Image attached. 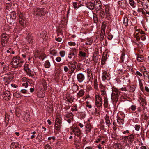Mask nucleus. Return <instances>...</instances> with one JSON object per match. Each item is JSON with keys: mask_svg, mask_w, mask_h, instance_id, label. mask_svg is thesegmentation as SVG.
I'll return each mask as SVG.
<instances>
[{"mask_svg": "<svg viewBox=\"0 0 149 149\" xmlns=\"http://www.w3.org/2000/svg\"><path fill=\"white\" fill-rule=\"evenodd\" d=\"M24 62V61L21 60L19 56H16L13 58L11 63L13 68H17L19 67H21L22 65V64Z\"/></svg>", "mask_w": 149, "mask_h": 149, "instance_id": "nucleus-1", "label": "nucleus"}, {"mask_svg": "<svg viewBox=\"0 0 149 149\" xmlns=\"http://www.w3.org/2000/svg\"><path fill=\"white\" fill-rule=\"evenodd\" d=\"M72 132H70V134H73L75 136L80 138L81 134V130H80L78 127L76 126H73L70 127Z\"/></svg>", "mask_w": 149, "mask_h": 149, "instance_id": "nucleus-2", "label": "nucleus"}, {"mask_svg": "<svg viewBox=\"0 0 149 149\" xmlns=\"http://www.w3.org/2000/svg\"><path fill=\"white\" fill-rule=\"evenodd\" d=\"M13 78V74L9 73L4 74L2 77V78L4 81L5 85H7L12 80Z\"/></svg>", "mask_w": 149, "mask_h": 149, "instance_id": "nucleus-3", "label": "nucleus"}, {"mask_svg": "<svg viewBox=\"0 0 149 149\" xmlns=\"http://www.w3.org/2000/svg\"><path fill=\"white\" fill-rule=\"evenodd\" d=\"M77 62L76 61H70L68 64L69 68V73L72 74L74 73L76 67Z\"/></svg>", "mask_w": 149, "mask_h": 149, "instance_id": "nucleus-4", "label": "nucleus"}, {"mask_svg": "<svg viewBox=\"0 0 149 149\" xmlns=\"http://www.w3.org/2000/svg\"><path fill=\"white\" fill-rule=\"evenodd\" d=\"M47 12L44 8H41L38 7L34 9V14L37 16L44 15Z\"/></svg>", "mask_w": 149, "mask_h": 149, "instance_id": "nucleus-5", "label": "nucleus"}, {"mask_svg": "<svg viewBox=\"0 0 149 149\" xmlns=\"http://www.w3.org/2000/svg\"><path fill=\"white\" fill-rule=\"evenodd\" d=\"M95 105L97 107H102L103 100L100 95H96L95 96Z\"/></svg>", "mask_w": 149, "mask_h": 149, "instance_id": "nucleus-6", "label": "nucleus"}, {"mask_svg": "<svg viewBox=\"0 0 149 149\" xmlns=\"http://www.w3.org/2000/svg\"><path fill=\"white\" fill-rule=\"evenodd\" d=\"M123 139L127 143L130 144L134 140V136L132 134L128 136L124 137Z\"/></svg>", "mask_w": 149, "mask_h": 149, "instance_id": "nucleus-7", "label": "nucleus"}, {"mask_svg": "<svg viewBox=\"0 0 149 149\" xmlns=\"http://www.w3.org/2000/svg\"><path fill=\"white\" fill-rule=\"evenodd\" d=\"M77 50L75 48H72L68 54V57L69 59H71L72 57L75 58L77 56Z\"/></svg>", "mask_w": 149, "mask_h": 149, "instance_id": "nucleus-8", "label": "nucleus"}, {"mask_svg": "<svg viewBox=\"0 0 149 149\" xmlns=\"http://www.w3.org/2000/svg\"><path fill=\"white\" fill-rule=\"evenodd\" d=\"M12 95L10 94V92L8 91H5L3 95V98L6 100H10Z\"/></svg>", "mask_w": 149, "mask_h": 149, "instance_id": "nucleus-9", "label": "nucleus"}, {"mask_svg": "<svg viewBox=\"0 0 149 149\" xmlns=\"http://www.w3.org/2000/svg\"><path fill=\"white\" fill-rule=\"evenodd\" d=\"M94 8L96 10H100L101 8L102 5L100 0H95L94 2Z\"/></svg>", "mask_w": 149, "mask_h": 149, "instance_id": "nucleus-10", "label": "nucleus"}, {"mask_svg": "<svg viewBox=\"0 0 149 149\" xmlns=\"http://www.w3.org/2000/svg\"><path fill=\"white\" fill-rule=\"evenodd\" d=\"M113 92L111 94V98L113 100L115 99V100L117 99V97L118 95V91L116 88H114L112 89Z\"/></svg>", "mask_w": 149, "mask_h": 149, "instance_id": "nucleus-11", "label": "nucleus"}, {"mask_svg": "<svg viewBox=\"0 0 149 149\" xmlns=\"http://www.w3.org/2000/svg\"><path fill=\"white\" fill-rule=\"evenodd\" d=\"M110 74H107L106 71H104L102 73V79L103 81L109 80L110 79Z\"/></svg>", "mask_w": 149, "mask_h": 149, "instance_id": "nucleus-12", "label": "nucleus"}, {"mask_svg": "<svg viewBox=\"0 0 149 149\" xmlns=\"http://www.w3.org/2000/svg\"><path fill=\"white\" fill-rule=\"evenodd\" d=\"M138 32L137 33H135V37L137 40H140V36L141 35H144L143 31L140 29L136 30V32Z\"/></svg>", "mask_w": 149, "mask_h": 149, "instance_id": "nucleus-13", "label": "nucleus"}, {"mask_svg": "<svg viewBox=\"0 0 149 149\" xmlns=\"http://www.w3.org/2000/svg\"><path fill=\"white\" fill-rule=\"evenodd\" d=\"M77 78L78 82H82L85 79V76L82 73H79L77 75Z\"/></svg>", "mask_w": 149, "mask_h": 149, "instance_id": "nucleus-14", "label": "nucleus"}, {"mask_svg": "<svg viewBox=\"0 0 149 149\" xmlns=\"http://www.w3.org/2000/svg\"><path fill=\"white\" fill-rule=\"evenodd\" d=\"M23 118L24 120L28 121L30 120V118L29 113L27 112H22Z\"/></svg>", "mask_w": 149, "mask_h": 149, "instance_id": "nucleus-15", "label": "nucleus"}, {"mask_svg": "<svg viewBox=\"0 0 149 149\" xmlns=\"http://www.w3.org/2000/svg\"><path fill=\"white\" fill-rule=\"evenodd\" d=\"M26 39L27 41L29 43H32L33 42V36H32L31 34L28 33L27 35V36Z\"/></svg>", "mask_w": 149, "mask_h": 149, "instance_id": "nucleus-16", "label": "nucleus"}, {"mask_svg": "<svg viewBox=\"0 0 149 149\" xmlns=\"http://www.w3.org/2000/svg\"><path fill=\"white\" fill-rule=\"evenodd\" d=\"M105 118L106 125H107L108 127H109L111 123L109 116L106 115Z\"/></svg>", "mask_w": 149, "mask_h": 149, "instance_id": "nucleus-17", "label": "nucleus"}, {"mask_svg": "<svg viewBox=\"0 0 149 149\" xmlns=\"http://www.w3.org/2000/svg\"><path fill=\"white\" fill-rule=\"evenodd\" d=\"M16 13L15 11L11 12L10 14V17L12 19V21L10 22V23L11 24L12 22H13V20H15L16 18Z\"/></svg>", "mask_w": 149, "mask_h": 149, "instance_id": "nucleus-18", "label": "nucleus"}, {"mask_svg": "<svg viewBox=\"0 0 149 149\" xmlns=\"http://www.w3.org/2000/svg\"><path fill=\"white\" fill-rule=\"evenodd\" d=\"M97 15L100 16V17L103 18L104 17L105 13L104 11L102 10H100L98 12V10H97Z\"/></svg>", "mask_w": 149, "mask_h": 149, "instance_id": "nucleus-19", "label": "nucleus"}, {"mask_svg": "<svg viewBox=\"0 0 149 149\" xmlns=\"http://www.w3.org/2000/svg\"><path fill=\"white\" fill-rule=\"evenodd\" d=\"M85 126L86 128V131L88 132H91L92 128L91 125L89 123H87L86 124Z\"/></svg>", "mask_w": 149, "mask_h": 149, "instance_id": "nucleus-20", "label": "nucleus"}, {"mask_svg": "<svg viewBox=\"0 0 149 149\" xmlns=\"http://www.w3.org/2000/svg\"><path fill=\"white\" fill-rule=\"evenodd\" d=\"M85 93V91L84 90L81 89L80 90L77 94V97L79 98L83 96Z\"/></svg>", "mask_w": 149, "mask_h": 149, "instance_id": "nucleus-21", "label": "nucleus"}, {"mask_svg": "<svg viewBox=\"0 0 149 149\" xmlns=\"http://www.w3.org/2000/svg\"><path fill=\"white\" fill-rule=\"evenodd\" d=\"M18 144L17 143H12L10 146V149H18Z\"/></svg>", "mask_w": 149, "mask_h": 149, "instance_id": "nucleus-22", "label": "nucleus"}, {"mask_svg": "<svg viewBox=\"0 0 149 149\" xmlns=\"http://www.w3.org/2000/svg\"><path fill=\"white\" fill-rule=\"evenodd\" d=\"M142 68H144V70L143 71L144 76L148 78L149 81V72L146 71V69L144 66Z\"/></svg>", "mask_w": 149, "mask_h": 149, "instance_id": "nucleus-23", "label": "nucleus"}, {"mask_svg": "<svg viewBox=\"0 0 149 149\" xmlns=\"http://www.w3.org/2000/svg\"><path fill=\"white\" fill-rule=\"evenodd\" d=\"M49 53L51 55L56 56L57 55V51L55 49L51 48L50 50Z\"/></svg>", "mask_w": 149, "mask_h": 149, "instance_id": "nucleus-24", "label": "nucleus"}, {"mask_svg": "<svg viewBox=\"0 0 149 149\" xmlns=\"http://www.w3.org/2000/svg\"><path fill=\"white\" fill-rule=\"evenodd\" d=\"M94 3L92 2H89L87 4L86 7L91 10H93L94 8Z\"/></svg>", "mask_w": 149, "mask_h": 149, "instance_id": "nucleus-25", "label": "nucleus"}, {"mask_svg": "<svg viewBox=\"0 0 149 149\" xmlns=\"http://www.w3.org/2000/svg\"><path fill=\"white\" fill-rule=\"evenodd\" d=\"M8 36L6 33H3L2 34L1 36V40H8Z\"/></svg>", "mask_w": 149, "mask_h": 149, "instance_id": "nucleus-26", "label": "nucleus"}, {"mask_svg": "<svg viewBox=\"0 0 149 149\" xmlns=\"http://www.w3.org/2000/svg\"><path fill=\"white\" fill-rule=\"evenodd\" d=\"M79 56L81 57L85 58L86 57V53L82 51H79Z\"/></svg>", "mask_w": 149, "mask_h": 149, "instance_id": "nucleus-27", "label": "nucleus"}, {"mask_svg": "<svg viewBox=\"0 0 149 149\" xmlns=\"http://www.w3.org/2000/svg\"><path fill=\"white\" fill-rule=\"evenodd\" d=\"M137 61L139 62H142L144 60L143 56L141 55H139L137 57Z\"/></svg>", "mask_w": 149, "mask_h": 149, "instance_id": "nucleus-28", "label": "nucleus"}, {"mask_svg": "<svg viewBox=\"0 0 149 149\" xmlns=\"http://www.w3.org/2000/svg\"><path fill=\"white\" fill-rule=\"evenodd\" d=\"M20 24L23 26H26V19H23V20L19 21Z\"/></svg>", "mask_w": 149, "mask_h": 149, "instance_id": "nucleus-29", "label": "nucleus"}, {"mask_svg": "<svg viewBox=\"0 0 149 149\" xmlns=\"http://www.w3.org/2000/svg\"><path fill=\"white\" fill-rule=\"evenodd\" d=\"M47 34V32L45 31H42L40 33V37L44 39H45L46 37V36Z\"/></svg>", "mask_w": 149, "mask_h": 149, "instance_id": "nucleus-30", "label": "nucleus"}, {"mask_svg": "<svg viewBox=\"0 0 149 149\" xmlns=\"http://www.w3.org/2000/svg\"><path fill=\"white\" fill-rule=\"evenodd\" d=\"M19 14V21L20 20H24V19H25V17L24 15L22 13H21L20 12L19 13H18V14Z\"/></svg>", "mask_w": 149, "mask_h": 149, "instance_id": "nucleus-31", "label": "nucleus"}, {"mask_svg": "<svg viewBox=\"0 0 149 149\" xmlns=\"http://www.w3.org/2000/svg\"><path fill=\"white\" fill-rule=\"evenodd\" d=\"M37 95L39 97L43 98L45 96V94L43 92L41 91Z\"/></svg>", "mask_w": 149, "mask_h": 149, "instance_id": "nucleus-32", "label": "nucleus"}, {"mask_svg": "<svg viewBox=\"0 0 149 149\" xmlns=\"http://www.w3.org/2000/svg\"><path fill=\"white\" fill-rule=\"evenodd\" d=\"M26 72L27 74H28L29 76L33 77V72L32 71L30 70L29 69L28 70H27L26 71Z\"/></svg>", "mask_w": 149, "mask_h": 149, "instance_id": "nucleus-33", "label": "nucleus"}, {"mask_svg": "<svg viewBox=\"0 0 149 149\" xmlns=\"http://www.w3.org/2000/svg\"><path fill=\"white\" fill-rule=\"evenodd\" d=\"M51 66L50 63L49 61L48 60H46L44 66L46 68H49Z\"/></svg>", "mask_w": 149, "mask_h": 149, "instance_id": "nucleus-34", "label": "nucleus"}, {"mask_svg": "<svg viewBox=\"0 0 149 149\" xmlns=\"http://www.w3.org/2000/svg\"><path fill=\"white\" fill-rule=\"evenodd\" d=\"M117 121L118 123L120 125H122L123 124V120L121 118L119 117H118Z\"/></svg>", "mask_w": 149, "mask_h": 149, "instance_id": "nucleus-35", "label": "nucleus"}, {"mask_svg": "<svg viewBox=\"0 0 149 149\" xmlns=\"http://www.w3.org/2000/svg\"><path fill=\"white\" fill-rule=\"evenodd\" d=\"M105 32L101 31V33L100 35V40L102 41L103 40Z\"/></svg>", "mask_w": 149, "mask_h": 149, "instance_id": "nucleus-36", "label": "nucleus"}, {"mask_svg": "<svg viewBox=\"0 0 149 149\" xmlns=\"http://www.w3.org/2000/svg\"><path fill=\"white\" fill-rule=\"evenodd\" d=\"M138 80L140 88L142 91L143 89V87L142 80L139 78H138Z\"/></svg>", "mask_w": 149, "mask_h": 149, "instance_id": "nucleus-37", "label": "nucleus"}, {"mask_svg": "<svg viewBox=\"0 0 149 149\" xmlns=\"http://www.w3.org/2000/svg\"><path fill=\"white\" fill-rule=\"evenodd\" d=\"M97 81V79H95L93 81V84L94 88L95 89L98 88Z\"/></svg>", "mask_w": 149, "mask_h": 149, "instance_id": "nucleus-38", "label": "nucleus"}, {"mask_svg": "<svg viewBox=\"0 0 149 149\" xmlns=\"http://www.w3.org/2000/svg\"><path fill=\"white\" fill-rule=\"evenodd\" d=\"M128 19L127 17H125L124 19L123 23L125 26H127L128 25Z\"/></svg>", "mask_w": 149, "mask_h": 149, "instance_id": "nucleus-39", "label": "nucleus"}, {"mask_svg": "<svg viewBox=\"0 0 149 149\" xmlns=\"http://www.w3.org/2000/svg\"><path fill=\"white\" fill-rule=\"evenodd\" d=\"M93 20L95 23H97L98 22V17L97 15L95 13L93 14Z\"/></svg>", "mask_w": 149, "mask_h": 149, "instance_id": "nucleus-40", "label": "nucleus"}, {"mask_svg": "<svg viewBox=\"0 0 149 149\" xmlns=\"http://www.w3.org/2000/svg\"><path fill=\"white\" fill-rule=\"evenodd\" d=\"M36 52L38 53L37 56H38L39 58V59H42V60H43L44 58H42L41 56L42 55H44V54L42 52L40 53L39 52V51L38 50H37L36 51Z\"/></svg>", "mask_w": 149, "mask_h": 149, "instance_id": "nucleus-41", "label": "nucleus"}, {"mask_svg": "<svg viewBox=\"0 0 149 149\" xmlns=\"http://www.w3.org/2000/svg\"><path fill=\"white\" fill-rule=\"evenodd\" d=\"M104 107H107L108 105V102L107 98V97L104 98Z\"/></svg>", "mask_w": 149, "mask_h": 149, "instance_id": "nucleus-42", "label": "nucleus"}, {"mask_svg": "<svg viewBox=\"0 0 149 149\" xmlns=\"http://www.w3.org/2000/svg\"><path fill=\"white\" fill-rule=\"evenodd\" d=\"M106 58L105 56H103L102 58V61L101 62V64L102 65L104 64L105 61L106 60Z\"/></svg>", "mask_w": 149, "mask_h": 149, "instance_id": "nucleus-43", "label": "nucleus"}, {"mask_svg": "<svg viewBox=\"0 0 149 149\" xmlns=\"http://www.w3.org/2000/svg\"><path fill=\"white\" fill-rule=\"evenodd\" d=\"M59 54L62 57H63L65 55V52L64 51H61L59 52Z\"/></svg>", "mask_w": 149, "mask_h": 149, "instance_id": "nucleus-44", "label": "nucleus"}, {"mask_svg": "<svg viewBox=\"0 0 149 149\" xmlns=\"http://www.w3.org/2000/svg\"><path fill=\"white\" fill-rule=\"evenodd\" d=\"M56 123L61 125V119L59 118H56L55 120V124H56Z\"/></svg>", "mask_w": 149, "mask_h": 149, "instance_id": "nucleus-45", "label": "nucleus"}, {"mask_svg": "<svg viewBox=\"0 0 149 149\" xmlns=\"http://www.w3.org/2000/svg\"><path fill=\"white\" fill-rule=\"evenodd\" d=\"M61 125L56 123L55 125V129L57 130H59L60 129Z\"/></svg>", "mask_w": 149, "mask_h": 149, "instance_id": "nucleus-46", "label": "nucleus"}, {"mask_svg": "<svg viewBox=\"0 0 149 149\" xmlns=\"http://www.w3.org/2000/svg\"><path fill=\"white\" fill-rule=\"evenodd\" d=\"M29 83V82L28 81H24V82L22 84V85L23 86H24L25 88H26L28 86Z\"/></svg>", "mask_w": 149, "mask_h": 149, "instance_id": "nucleus-47", "label": "nucleus"}, {"mask_svg": "<svg viewBox=\"0 0 149 149\" xmlns=\"http://www.w3.org/2000/svg\"><path fill=\"white\" fill-rule=\"evenodd\" d=\"M136 106L135 105H132L130 108L129 109L134 111L136 109Z\"/></svg>", "mask_w": 149, "mask_h": 149, "instance_id": "nucleus-48", "label": "nucleus"}, {"mask_svg": "<svg viewBox=\"0 0 149 149\" xmlns=\"http://www.w3.org/2000/svg\"><path fill=\"white\" fill-rule=\"evenodd\" d=\"M129 2L130 4L132 7H134L135 2L133 0H129Z\"/></svg>", "mask_w": 149, "mask_h": 149, "instance_id": "nucleus-49", "label": "nucleus"}, {"mask_svg": "<svg viewBox=\"0 0 149 149\" xmlns=\"http://www.w3.org/2000/svg\"><path fill=\"white\" fill-rule=\"evenodd\" d=\"M7 42V40H1V43L2 46H5Z\"/></svg>", "mask_w": 149, "mask_h": 149, "instance_id": "nucleus-50", "label": "nucleus"}, {"mask_svg": "<svg viewBox=\"0 0 149 149\" xmlns=\"http://www.w3.org/2000/svg\"><path fill=\"white\" fill-rule=\"evenodd\" d=\"M106 27V25L105 24H102L101 30V31L105 32Z\"/></svg>", "mask_w": 149, "mask_h": 149, "instance_id": "nucleus-51", "label": "nucleus"}, {"mask_svg": "<svg viewBox=\"0 0 149 149\" xmlns=\"http://www.w3.org/2000/svg\"><path fill=\"white\" fill-rule=\"evenodd\" d=\"M72 107L71 109V110L72 111H77V106L76 105L72 106Z\"/></svg>", "mask_w": 149, "mask_h": 149, "instance_id": "nucleus-52", "label": "nucleus"}, {"mask_svg": "<svg viewBox=\"0 0 149 149\" xmlns=\"http://www.w3.org/2000/svg\"><path fill=\"white\" fill-rule=\"evenodd\" d=\"M73 114L71 113H69L67 115V117L68 118L70 119H72L73 118Z\"/></svg>", "mask_w": 149, "mask_h": 149, "instance_id": "nucleus-53", "label": "nucleus"}, {"mask_svg": "<svg viewBox=\"0 0 149 149\" xmlns=\"http://www.w3.org/2000/svg\"><path fill=\"white\" fill-rule=\"evenodd\" d=\"M105 12L106 14L108 15H109L110 14V9L109 8H107L106 9Z\"/></svg>", "mask_w": 149, "mask_h": 149, "instance_id": "nucleus-54", "label": "nucleus"}, {"mask_svg": "<svg viewBox=\"0 0 149 149\" xmlns=\"http://www.w3.org/2000/svg\"><path fill=\"white\" fill-rule=\"evenodd\" d=\"M140 127V125L137 124L135 125L134 128L135 130L137 131H138L139 130Z\"/></svg>", "mask_w": 149, "mask_h": 149, "instance_id": "nucleus-55", "label": "nucleus"}, {"mask_svg": "<svg viewBox=\"0 0 149 149\" xmlns=\"http://www.w3.org/2000/svg\"><path fill=\"white\" fill-rule=\"evenodd\" d=\"M140 38L141 39V40L144 41L146 39V37L144 35H141L140 36Z\"/></svg>", "mask_w": 149, "mask_h": 149, "instance_id": "nucleus-56", "label": "nucleus"}, {"mask_svg": "<svg viewBox=\"0 0 149 149\" xmlns=\"http://www.w3.org/2000/svg\"><path fill=\"white\" fill-rule=\"evenodd\" d=\"M64 70L65 72H69V68L67 66H64Z\"/></svg>", "mask_w": 149, "mask_h": 149, "instance_id": "nucleus-57", "label": "nucleus"}, {"mask_svg": "<svg viewBox=\"0 0 149 149\" xmlns=\"http://www.w3.org/2000/svg\"><path fill=\"white\" fill-rule=\"evenodd\" d=\"M78 3L77 2H74L73 3V5L74 6V9H77V5Z\"/></svg>", "mask_w": 149, "mask_h": 149, "instance_id": "nucleus-58", "label": "nucleus"}, {"mask_svg": "<svg viewBox=\"0 0 149 149\" xmlns=\"http://www.w3.org/2000/svg\"><path fill=\"white\" fill-rule=\"evenodd\" d=\"M68 44L70 46H75L76 45L75 43L74 42H68Z\"/></svg>", "mask_w": 149, "mask_h": 149, "instance_id": "nucleus-59", "label": "nucleus"}, {"mask_svg": "<svg viewBox=\"0 0 149 149\" xmlns=\"http://www.w3.org/2000/svg\"><path fill=\"white\" fill-rule=\"evenodd\" d=\"M101 92V95L102 96L104 95L106 93V92L105 90H101L100 91Z\"/></svg>", "mask_w": 149, "mask_h": 149, "instance_id": "nucleus-60", "label": "nucleus"}, {"mask_svg": "<svg viewBox=\"0 0 149 149\" xmlns=\"http://www.w3.org/2000/svg\"><path fill=\"white\" fill-rule=\"evenodd\" d=\"M125 54L124 53H123L122 54L120 59H121L122 61L123 62L124 59V56H125Z\"/></svg>", "mask_w": 149, "mask_h": 149, "instance_id": "nucleus-61", "label": "nucleus"}, {"mask_svg": "<svg viewBox=\"0 0 149 149\" xmlns=\"http://www.w3.org/2000/svg\"><path fill=\"white\" fill-rule=\"evenodd\" d=\"M61 58L60 57H57L56 59V62H59L61 61Z\"/></svg>", "mask_w": 149, "mask_h": 149, "instance_id": "nucleus-62", "label": "nucleus"}, {"mask_svg": "<svg viewBox=\"0 0 149 149\" xmlns=\"http://www.w3.org/2000/svg\"><path fill=\"white\" fill-rule=\"evenodd\" d=\"M135 74L136 75H139L140 77L142 76V74L138 71H136V72L135 73Z\"/></svg>", "mask_w": 149, "mask_h": 149, "instance_id": "nucleus-63", "label": "nucleus"}, {"mask_svg": "<svg viewBox=\"0 0 149 149\" xmlns=\"http://www.w3.org/2000/svg\"><path fill=\"white\" fill-rule=\"evenodd\" d=\"M45 149H50V147L49 145L47 144L45 146Z\"/></svg>", "mask_w": 149, "mask_h": 149, "instance_id": "nucleus-64", "label": "nucleus"}]
</instances>
